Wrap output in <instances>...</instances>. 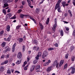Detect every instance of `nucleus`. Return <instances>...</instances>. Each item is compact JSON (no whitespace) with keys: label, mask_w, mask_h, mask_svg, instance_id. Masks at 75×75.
<instances>
[{"label":"nucleus","mask_w":75,"mask_h":75,"mask_svg":"<svg viewBox=\"0 0 75 75\" xmlns=\"http://www.w3.org/2000/svg\"><path fill=\"white\" fill-rule=\"evenodd\" d=\"M54 23L55 24L53 25V27L52 28V29L54 31H55V29L57 28V18L54 19Z\"/></svg>","instance_id":"f257e3e1"},{"label":"nucleus","mask_w":75,"mask_h":75,"mask_svg":"<svg viewBox=\"0 0 75 75\" xmlns=\"http://www.w3.org/2000/svg\"><path fill=\"white\" fill-rule=\"evenodd\" d=\"M47 55H48V52L46 51H44L42 55V58L45 59V57H46Z\"/></svg>","instance_id":"f03ea898"},{"label":"nucleus","mask_w":75,"mask_h":75,"mask_svg":"<svg viewBox=\"0 0 75 75\" xmlns=\"http://www.w3.org/2000/svg\"><path fill=\"white\" fill-rule=\"evenodd\" d=\"M9 1V0H3V3H4V8L5 7H7V6H8V4L7 3Z\"/></svg>","instance_id":"7ed1b4c3"},{"label":"nucleus","mask_w":75,"mask_h":75,"mask_svg":"<svg viewBox=\"0 0 75 75\" xmlns=\"http://www.w3.org/2000/svg\"><path fill=\"white\" fill-rule=\"evenodd\" d=\"M53 65L54 66L56 65V68H58V65H59V63H58V61L57 60H55L54 62Z\"/></svg>","instance_id":"20e7f679"},{"label":"nucleus","mask_w":75,"mask_h":75,"mask_svg":"<svg viewBox=\"0 0 75 75\" xmlns=\"http://www.w3.org/2000/svg\"><path fill=\"white\" fill-rule=\"evenodd\" d=\"M12 15L11 14V13H9L6 15V21H7V19L10 18L11 17Z\"/></svg>","instance_id":"39448f33"},{"label":"nucleus","mask_w":75,"mask_h":75,"mask_svg":"<svg viewBox=\"0 0 75 75\" xmlns=\"http://www.w3.org/2000/svg\"><path fill=\"white\" fill-rule=\"evenodd\" d=\"M62 4L63 7H65V6H68L69 5V4L66 3L65 2H62Z\"/></svg>","instance_id":"423d86ee"},{"label":"nucleus","mask_w":75,"mask_h":75,"mask_svg":"<svg viewBox=\"0 0 75 75\" xmlns=\"http://www.w3.org/2000/svg\"><path fill=\"white\" fill-rule=\"evenodd\" d=\"M27 2L28 3V4L29 6L31 7V8H33V6H31V1L30 0H27Z\"/></svg>","instance_id":"0eeeda50"},{"label":"nucleus","mask_w":75,"mask_h":75,"mask_svg":"<svg viewBox=\"0 0 75 75\" xmlns=\"http://www.w3.org/2000/svg\"><path fill=\"white\" fill-rule=\"evenodd\" d=\"M70 69H71V74H74L75 73V67H71L70 68Z\"/></svg>","instance_id":"6e6552de"},{"label":"nucleus","mask_w":75,"mask_h":75,"mask_svg":"<svg viewBox=\"0 0 75 75\" xmlns=\"http://www.w3.org/2000/svg\"><path fill=\"white\" fill-rule=\"evenodd\" d=\"M16 44L15 43L13 45L12 49V52H14V51H15V47H16Z\"/></svg>","instance_id":"1a4fd4ad"},{"label":"nucleus","mask_w":75,"mask_h":75,"mask_svg":"<svg viewBox=\"0 0 75 75\" xmlns=\"http://www.w3.org/2000/svg\"><path fill=\"white\" fill-rule=\"evenodd\" d=\"M22 57L21 53V52H19L17 55V58H21Z\"/></svg>","instance_id":"9d476101"},{"label":"nucleus","mask_w":75,"mask_h":75,"mask_svg":"<svg viewBox=\"0 0 75 75\" xmlns=\"http://www.w3.org/2000/svg\"><path fill=\"white\" fill-rule=\"evenodd\" d=\"M60 6V4L57 3L55 7V10H57V8H59V7H61L60 6Z\"/></svg>","instance_id":"9b49d317"},{"label":"nucleus","mask_w":75,"mask_h":75,"mask_svg":"<svg viewBox=\"0 0 75 75\" xmlns=\"http://www.w3.org/2000/svg\"><path fill=\"white\" fill-rule=\"evenodd\" d=\"M35 68V66L34 65H33L30 68V71L31 72H33V71L34 70V68Z\"/></svg>","instance_id":"f8f14e48"},{"label":"nucleus","mask_w":75,"mask_h":75,"mask_svg":"<svg viewBox=\"0 0 75 75\" xmlns=\"http://www.w3.org/2000/svg\"><path fill=\"white\" fill-rule=\"evenodd\" d=\"M75 47L73 46H71L70 48V52H72L73 50L74 49Z\"/></svg>","instance_id":"ddd939ff"},{"label":"nucleus","mask_w":75,"mask_h":75,"mask_svg":"<svg viewBox=\"0 0 75 75\" xmlns=\"http://www.w3.org/2000/svg\"><path fill=\"white\" fill-rule=\"evenodd\" d=\"M52 68V66L49 67L47 69V71L49 72V71H51V69Z\"/></svg>","instance_id":"4468645a"},{"label":"nucleus","mask_w":75,"mask_h":75,"mask_svg":"<svg viewBox=\"0 0 75 75\" xmlns=\"http://www.w3.org/2000/svg\"><path fill=\"white\" fill-rule=\"evenodd\" d=\"M64 60H61L60 61V63L59 65V67H61V66H62V64H64Z\"/></svg>","instance_id":"2eb2a0df"},{"label":"nucleus","mask_w":75,"mask_h":75,"mask_svg":"<svg viewBox=\"0 0 75 75\" xmlns=\"http://www.w3.org/2000/svg\"><path fill=\"white\" fill-rule=\"evenodd\" d=\"M36 70H40V65H37L36 67Z\"/></svg>","instance_id":"dca6fc26"},{"label":"nucleus","mask_w":75,"mask_h":75,"mask_svg":"<svg viewBox=\"0 0 75 75\" xmlns=\"http://www.w3.org/2000/svg\"><path fill=\"white\" fill-rule=\"evenodd\" d=\"M39 27L42 30V29H43V28L44 27L43 26V25L41 23H39Z\"/></svg>","instance_id":"f3484780"},{"label":"nucleus","mask_w":75,"mask_h":75,"mask_svg":"<svg viewBox=\"0 0 75 75\" xmlns=\"http://www.w3.org/2000/svg\"><path fill=\"white\" fill-rule=\"evenodd\" d=\"M23 41V38H19V42L21 43V42H22Z\"/></svg>","instance_id":"a211bd4d"},{"label":"nucleus","mask_w":75,"mask_h":75,"mask_svg":"<svg viewBox=\"0 0 75 75\" xmlns=\"http://www.w3.org/2000/svg\"><path fill=\"white\" fill-rule=\"evenodd\" d=\"M4 70V68L3 67H1L0 68V71L1 72H3Z\"/></svg>","instance_id":"6ab92c4d"},{"label":"nucleus","mask_w":75,"mask_h":75,"mask_svg":"<svg viewBox=\"0 0 75 75\" xmlns=\"http://www.w3.org/2000/svg\"><path fill=\"white\" fill-rule=\"evenodd\" d=\"M57 10L59 13H62V11L61 10V7L57 8Z\"/></svg>","instance_id":"aec40b11"},{"label":"nucleus","mask_w":75,"mask_h":75,"mask_svg":"<svg viewBox=\"0 0 75 75\" xmlns=\"http://www.w3.org/2000/svg\"><path fill=\"white\" fill-rule=\"evenodd\" d=\"M10 25H8L7 27L6 30L7 31H10Z\"/></svg>","instance_id":"412c9836"},{"label":"nucleus","mask_w":75,"mask_h":75,"mask_svg":"<svg viewBox=\"0 0 75 75\" xmlns=\"http://www.w3.org/2000/svg\"><path fill=\"white\" fill-rule=\"evenodd\" d=\"M11 36L10 35L7 39V41H10V39H11Z\"/></svg>","instance_id":"4be33fe9"},{"label":"nucleus","mask_w":75,"mask_h":75,"mask_svg":"<svg viewBox=\"0 0 75 75\" xmlns=\"http://www.w3.org/2000/svg\"><path fill=\"white\" fill-rule=\"evenodd\" d=\"M49 22H50V18H47V20L46 22V24L47 25L49 23Z\"/></svg>","instance_id":"5701e85b"},{"label":"nucleus","mask_w":75,"mask_h":75,"mask_svg":"<svg viewBox=\"0 0 75 75\" xmlns=\"http://www.w3.org/2000/svg\"><path fill=\"white\" fill-rule=\"evenodd\" d=\"M25 46L23 45L22 47V51H23V52L25 51Z\"/></svg>","instance_id":"b1692460"},{"label":"nucleus","mask_w":75,"mask_h":75,"mask_svg":"<svg viewBox=\"0 0 75 75\" xmlns=\"http://www.w3.org/2000/svg\"><path fill=\"white\" fill-rule=\"evenodd\" d=\"M68 12H69L70 16V17H72V13H71V11L69 10L68 11Z\"/></svg>","instance_id":"393cba45"},{"label":"nucleus","mask_w":75,"mask_h":75,"mask_svg":"<svg viewBox=\"0 0 75 75\" xmlns=\"http://www.w3.org/2000/svg\"><path fill=\"white\" fill-rule=\"evenodd\" d=\"M67 68H68V64H66L64 66V69H67Z\"/></svg>","instance_id":"a878e982"},{"label":"nucleus","mask_w":75,"mask_h":75,"mask_svg":"<svg viewBox=\"0 0 75 75\" xmlns=\"http://www.w3.org/2000/svg\"><path fill=\"white\" fill-rule=\"evenodd\" d=\"M60 34L61 36H63L64 35V32H63V30H62L60 32Z\"/></svg>","instance_id":"bb28decb"},{"label":"nucleus","mask_w":75,"mask_h":75,"mask_svg":"<svg viewBox=\"0 0 75 75\" xmlns=\"http://www.w3.org/2000/svg\"><path fill=\"white\" fill-rule=\"evenodd\" d=\"M26 15H24L23 14H21L20 15V17L21 18H23V17H24Z\"/></svg>","instance_id":"cd10ccee"},{"label":"nucleus","mask_w":75,"mask_h":75,"mask_svg":"<svg viewBox=\"0 0 75 75\" xmlns=\"http://www.w3.org/2000/svg\"><path fill=\"white\" fill-rule=\"evenodd\" d=\"M5 44H6V42H4L2 43L1 44V46L2 47H4L5 46Z\"/></svg>","instance_id":"c85d7f7f"},{"label":"nucleus","mask_w":75,"mask_h":75,"mask_svg":"<svg viewBox=\"0 0 75 75\" xmlns=\"http://www.w3.org/2000/svg\"><path fill=\"white\" fill-rule=\"evenodd\" d=\"M27 64V61L25 62H24V64L23 65L22 67H25V65H26Z\"/></svg>","instance_id":"c756f323"},{"label":"nucleus","mask_w":75,"mask_h":75,"mask_svg":"<svg viewBox=\"0 0 75 75\" xmlns=\"http://www.w3.org/2000/svg\"><path fill=\"white\" fill-rule=\"evenodd\" d=\"M3 13H4L5 15H6V10H5V9H3Z\"/></svg>","instance_id":"7c9ffc66"},{"label":"nucleus","mask_w":75,"mask_h":75,"mask_svg":"<svg viewBox=\"0 0 75 75\" xmlns=\"http://www.w3.org/2000/svg\"><path fill=\"white\" fill-rule=\"evenodd\" d=\"M21 25L17 26L16 27V29H17L18 30H19V29H20V27H21Z\"/></svg>","instance_id":"2f4dec72"},{"label":"nucleus","mask_w":75,"mask_h":75,"mask_svg":"<svg viewBox=\"0 0 75 75\" xmlns=\"http://www.w3.org/2000/svg\"><path fill=\"white\" fill-rule=\"evenodd\" d=\"M21 63V62H20V61L18 60L17 62H16V64H17V65H18V64H20Z\"/></svg>","instance_id":"473e14b6"},{"label":"nucleus","mask_w":75,"mask_h":75,"mask_svg":"<svg viewBox=\"0 0 75 75\" xmlns=\"http://www.w3.org/2000/svg\"><path fill=\"white\" fill-rule=\"evenodd\" d=\"M16 16L15 15H14V16L10 18L11 19H16Z\"/></svg>","instance_id":"72a5a7b5"},{"label":"nucleus","mask_w":75,"mask_h":75,"mask_svg":"<svg viewBox=\"0 0 75 75\" xmlns=\"http://www.w3.org/2000/svg\"><path fill=\"white\" fill-rule=\"evenodd\" d=\"M49 64L47 62H46L44 64V66H47V65H48Z\"/></svg>","instance_id":"f704fd0d"},{"label":"nucleus","mask_w":75,"mask_h":75,"mask_svg":"<svg viewBox=\"0 0 75 75\" xmlns=\"http://www.w3.org/2000/svg\"><path fill=\"white\" fill-rule=\"evenodd\" d=\"M40 11V9L39 8H37L36 9V13H38L39 12V11Z\"/></svg>","instance_id":"c9c22d12"},{"label":"nucleus","mask_w":75,"mask_h":75,"mask_svg":"<svg viewBox=\"0 0 75 75\" xmlns=\"http://www.w3.org/2000/svg\"><path fill=\"white\" fill-rule=\"evenodd\" d=\"M37 62H38L37 60H35L33 61L34 64H36Z\"/></svg>","instance_id":"e433bc0d"},{"label":"nucleus","mask_w":75,"mask_h":75,"mask_svg":"<svg viewBox=\"0 0 75 75\" xmlns=\"http://www.w3.org/2000/svg\"><path fill=\"white\" fill-rule=\"evenodd\" d=\"M10 51V49L9 48H7L6 50V52L7 51Z\"/></svg>","instance_id":"4c0bfd02"},{"label":"nucleus","mask_w":75,"mask_h":75,"mask_svg":"<svg viewBox=\"0 0 75 75\" xmlns=\"http://www.w3.org/2000/svg\"><path fill=\"white\" fill-rule=\"evenodd\" d=\"M35 58L36 60H37V59H39V55H37V57H35Z\"/></svg>","instance_id":"58836bf2"},{"label":"nucleus","mask_w":75,"mask_h":75,"mask_svg":"<svg viewBox=\"0 0 75 75\" xmlns=\"http://www.w3.org/2000/svg\"><path fill=\"white\" fill-rule=\"evenodd\" d=\"M48 50H49V51H51V50H54V48H49L48 49Z\"/></svg>","instance_id":"ea45409f"},{"label":"nucleus","mask_w":75,"mask_h":75,"mask_svg":"<svg viewBox=\"0 0 75 75\" xmlns=\"http://www.w3.org/2000/svg\"><path fill=\"white\" fill-rule=\"evenodd\" d=\"M33 42L35 44H36V45H37V44H38V43H37V41L36 40H34Z\"/></svg>","instance_id":"a19ab883"},{"label":"nucleus","mask_w":75,"mask_h":75,"mask_svg":"<svg viewBox=\"0 0 75 75\" xmlns=\"http://www.w3.org/2000/svg\"><path fill=\"white\" fill-rule=\"evenodd\" d=\"M4 33V31L3 30H2L0 33V35H1V34H3Z\"/></svg>","instance_id":"79ce46f5"},{"label":"nucleus","mask_w":75,"mask_h":75,"mask_svg":"<svg viewBox=\"0 0 75 75\" xmlns=\"http://www.w3.org/2000/svg\"><path fill=\"white\" fill-rule=\"evenodd\" d=\"M74 59H75V57L73 56L72 58H71L72 61H74Z\"/></svg>","instance_id":"37998d69"},{"label":"nucleus","mask_w":75,"mask_h":75,"mask_svg":"<svg viewBox=\"0 0 75 75\" xmlns=\"http://www.w3.org/2000/svg\"><path fill=\"white\" fill-rule=\"evenodd\" d=\"M39 55V57H41V53L40 52H39L38 53V55Z\"/></svg>","instance_id":"c03bdc74"},{"label":"nucleus","mask_w":75,"mask_h":75,"mask_svg":"<svg viewBox=\"0 0 75 75\" xmlns=\"http://www.w3.org/2000/svg\"><path fill=\"white\" fill-rule=\"evenodd\" d=\"M62 1V0H59V1H58L57 3L58 4H59Z\"/></svg>","instance_id":"a18cd8bd"},{"label":"nucleus","mask_w":75,"mask_h":75,"mask_svg":"<svg viewBox=\"0 0 75 75\" xmlns=\"http://www.w3.org/2000/svg\"><path fill=\"white\" fill-rule=\"evenodd\" d=\"M8 60H6L4 62V63L5 64H7L8 63Z\"/></svg>","instance_id":"49530a36"},{"label":"nucleus","mask_w":75,"mask_h":75,"mask_svg":"<svg viewBox=\"0 0 75 75\" xmlns=\"http://www.w3.org/2000/svg\"><path fill=\"white\" fill-rule=\"evenodd\" d=\"M7 73L10 74L11 73V71L10 70H8Z\"/></svg>","instance_id":"de8ad7c7"},{"label":"nucleus","mask_w":75,"mask_h":75,"mask_svg":"<svg viewBox=\"0 0 75 75\" xmlns=\"http://www.w3.org/2000/svg\"><path fill=\"white\" fill-rule=\"evenodd\" d=\"M65 28L67 31H69V28L68 27H65Z\"/></svg>","instance_id":"09e8293b"},{"label":"nucleus","mask_w":75,"mask_h":75,"mask_svg":"<svg viewBox=\"0 0 75 75\" xmlns=\"http://www.w3.org/2000/svg\"><path fill=\"white\" fill-rule=\"evenodd\" d=\"M21 11H22V10L21 9H19L18 10V13H20Z\"/></svg>","instance_id":"8fccbe9b"},{"label":"nucleus","mask_w":75,"mask_h":75,"mask_svg":"<svg viewBox=\"0 0 75 75\" xmlns=\"http://www.w3.org/2000/svg\"><path fill=\"white\" fill-rule=\"evenodd\" d=\"M25 3V1H23L22 2V4L23 5H24Z\"/></svg>","instance_id":"3c124183"},{"label":"nucleus","mask_w":75,"mask_h":75,"mask_svg":"<svg viewBox=\"0 0 75 75\" xmlns=\"http://www.w3.org/2000/svg\"><path fill=\"white\" fill-rule=\"evenodd\" d=\"M37 49V47L35 46H34L33 47V49L34 50H36V49Z\"/></svg>","instance_id":"603ef678"},{"label":"nucleus","mask_w":75,"mask_h":75,"mask_svg":"<svg viewBox=\"0 0 75 75\" xmlns=\"http://www.w3.org/2000/svg\"><path fill=\"white\" fill-rule=\"evenodd\" d=\"M24 68V70L25 71H26V70H27V67H25Z\"/></svg>","instance_id":"864d4df0"},{"label":"nucleus","mask_w":75,"mask_h":75,"mask_svg":"<svg viewBox=\"0 0 75 75\" xmlns=\"http://www.w3.org/2000/svg\"><path fill=\"white\" fill-rule=\"evenodd\" d=\"M72 35H75V30H74L73 32Z\"/></svg>","instance_id":"5fc2aeb1"},{"label":"nucleus","mask_w":75,"mask_h":75,"mask_svg":"<svg viewBox=\"0 0 75 75\" xmlns=\"http://www.w3.org/2000/svg\"><path fill=\"white\" fill-rule=\"evenodd\" d=\"M73 3L74 6H75V0H73Z\"/></svg>","instance_id":"6e6d98bb"},{"label":"nucleus","mask_w":75,"mask_h":75,"mask_svg":"<svg viewBox=\"0 0 75 75\" xmlns=\"http://www.w3.org/2000/svg\"><path fill=\"white\" fill-rule=\"evenodd\" d=\"M68 54H67L65 56V58H68Z\"/></svg>","instance_id":"4d7b16f0"},{"label":"nucleus","mask_w":75,"mask_h":75,"mask_svg":"<svg viewBox=\"0 0 75 75\" xmlns=\"http://www.w3.org/2000/svg\"><path fill=\"white\" fill-rule=\"evenodd\" d=\"M55 47H58V45L57 43H56L55 45Z\"/></svg>","instance_id":"13d9d810"},{"label":"nucleus","mask_w":75,"mask_h":75,"mask_svg":"<svg viewBox=\"0 0 75 75\" xmlns=\"http://www.w3.org/2000/svg\"><path fill=\"white\" fill-rule=\"evenodd\" d=\"M30 19H31V20H34V18H33V17L31 16H30Z\"/></svg>","instance_id":"bf43d9fd"},{"label":"nucleus","mask_w":75,"mask_h":75,"mask_svg":"<svg viewBox=\"0 0 75 75\" xmlns=\"http://www.w3.org/2000/svg\"><path fill=\"white\" fill-rule=\"evenodd\" d=\"M39 49L40 47H37L36 49V51H38V50H39Z\"/></svg>","instance_id":"052dcab7"},{"label":"nucleus","mask_w":75,"mask_h":75,"mask_svg":"<svg viewBox=\"0 0 75 75\" xmlns=\"http://www.w3.org/2000/svg\"><path fill=\"white\" fill-rule=\"evenodd\" d=\"M15 72L16 73H18V74H20V72H19V71H15Z\"/></svg>","instance_id":"680f3d73"},{"label":"nucleus","mask_w":75,"mask_h":75,"mask_svg":"<svg viewBox=\"0 0 75 75\" xmlns=\"http://www.w3.org/2000/svg\"><path fill=\"white\" fill-rule=\"evenodd\" d=\"M51 62V60H48V62H47V63L49 64Z\"/></svg>","instance_id":"e2e57ef3"},{"label":"nucleus","mask_w":75,"mask_h":75,"mask_svg":"<svg viewBox=\"0 0 75 75\" xmlns=\"http://www.w3.org/2000/svg\"><path fill=\"white\" fill-rule=\"evenodd\" d=\"M10 9H8V10L7 11V12L8 13H10Z\"/></svg>","instance_id":"0e129e2a"},{"label":"nucleus","mask_w":75,"mask_h":75,"mask_svg":"<svg viewBox=\"0 0 75 75\" xmlns=\"http://www.w3.org/2000/svg\"><path fill=\"white\" fill-rule=\"evenodd\" d=\"M1 58H4V55H3L1 57Z\"/></svg>","instance_id":"69168bd1"},{"label":"nucleus","mask_w":75,"mask_h":75,"mask_svg":"<svg viewBox=\"0 0 75 75\" xmlns=\"http://www.w3.org/2000/svg\"><path fill=\"white\" fill-rule=\"evenodd\" d=\"M43 2H44V1H43L40 2L39 3V4H42V3H43Z\"/></svg>","instance_id":"338daca9"},{"label":"nucleus","mask_w":75,"mask_h":75,"mask_svg":"<svg viewBox=\"0 0 75 75\" xmlns=\"http://www.w3.org/2000/svg\"><path fill=\"white\" fill-rule=\"evenodd\" d=\"M33 21H34V22L35 23H36V21H35V20L34 19H33Z\"/></svg>","instance_id":"774afa93"}]
</instances>
